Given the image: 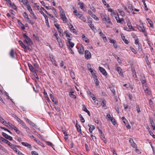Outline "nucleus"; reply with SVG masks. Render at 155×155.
<instances>
[{
    "label": "nucleus",
    "instance_id": "obj_1",
    "mask_svg": "<svg viewBox=\"0 0 155 155\" xmlns=\"http://www.w3.org/2000/svg\"><path fill=\"white\" fill-rule=\"evenodd\" d=\"M23 15L26 19V21L28 22L29 24L33 25L34 24V22L32 20H30L28 17V15L26 12H24L23 14Z\"/></svg>",
    "mask_w": 155,
    "mask_h": 155
},
{
    "label": "nucleus",
    "instance_id": "obj_2",
    "mask_svg": "<svg viewBox=\"0 0 155 155\" xmlns=\"http://www.w3.org/2000/svg\"><path fill=\"white\" fill-rule=\"evenodd\" d=\"M84 56L85 58L87 60L90 59L91 58V54L88 50H86L85 51Z\"/></svg>",
    "mask_w": 155,
    "mask_h": 155
},
{
    "label": "nucleus",
    "instance_id": "obj_3",
    "mask_svg": "<svg viewBox=\"0 0 155 155\" xmlns=\"http://www.w3.org/2000/svg\"><path fill=\"white\" fill-rule=\"evenodd\" d=\"M115 17L117 21V23H120L121 24H123V21H124V20L123 18H120L119 15L118 14H116L115 15Z\"/></svg>",
    "mask_w": 155,
    "mask_h": 155
},
{
    "label": "nucleus",
    "instance_id": "obj_4",
    "mask_svg": "<svg viewBox=\"0 0 155 155\" xmlns=\"http://www.w3.org/2000/svg\"><path fill=\"white\" fill-rule=\"evenodd\" d=\"M68 41L66 42L67 46L68 47V48H72L74 47V44L71 41V39L68 38Z\"/></svg>",
    "mask_w": 155,
    "mask_h": 155
},
{
    "label": "nucleus",
    "instance_id": "obj_5",
    "mask_svg": "<svg viewBox=\"0 0 155 155\" xmlns=\"http://www.w3.org/2000/svg\"><path fill=\"white\" fill-rule=\"evenodd\" d=\"M140 81H141L142 84L143 86L146 84V81L144 75L141 74L140 75Z\"/></svg>",
    "mask_w": 155,
    "mask_h": 155
},
{
    "label": "nucleus",
    "instance_id": "obj_6",
    "mask_svg": "<svg viewBox=\"0 0 155 155\" xmlns=\"http://www.w3.org/2000/svg\"><path fill=\"white\" fill-rule=\"evenodd\" d=\"M99 134L101 139L103 140L105 143L107 142V140L104 137V135L103 133L101 131H99Z\"/></svg>",
    "mask_w": 155,
    "mask_h": 155
},
{
    "label": "nucleus",
    "instance_id": "obj_7",
    "mask_svg": "<svg viewBox=\"0 0 155 155\" xmlns=\"http://www.w3.org/2000/svg\"><path fill=\"white\" fill-rule=\"evenodd\" d=\"M40 13L45 18V23L47 25L48 27H49L50 26L49 25L48 19L47 16L42 11Z\"/></svg>",
    "mask_w": 155,
    "mask_h": 155
},
{
    "label": "nucleus",
    "instance_id": "obj_8",
    "mask_svg": "<svg viewBox=\"0 0 155 155\" xmlns=\"http://www.w3.org/2000/svg\"><path fill=\"white\" fill-rule=\"evenodd\" d=\"M2 135L5 138L8 139L10 140H13L11 136H9L5 133L2 132Z\"/></svg>",
    "mask_w": 155,
    "mask_h": 155
},
{
    "label": "nucleus",
    "instance_id": "obj_9",
    "mask_svg": "<svg viewBox=\"0 0 155 155\" xmlns=\"http://www.w3.org/2000/svg\"><path fill=\"white\" fill-rule=\"evenodd\" d=\"M137 27L139 30L142 32H144L145 31V28H144L143 25H142L141 26L137 25Z\"/></svg>",
    "mask_w": 155,
    "mask_h": 155
},
{
    "label": "nucleus",
    "instance_id": "obj_10",
    "mask_svg": "<svg viewBox=\"0 0 155 155\" xmlns=\"http://www.w3.org/2000/svg\"><path fill=\"white\" fill-rule=\"evenodd\" d=\"M23 37L25 38L26 40L30 44H32V42L31 40V39L26 34H24L23 35Z\"/></svg>",
    "mask_w": 155,
    "mask_h": 155
},
{
    "label": "nucleus",
    "instance_id": "obj_11",
    "mask_svg": "<svg viewBox=\"0 0 155 155\" xmlns=\"http://www.w3.org/2000/svg\"><path fill=\"white\" fill-rule=\"evenodd\" d=\"M99 69L100 70L101 72L104 76H106L107 73L105 70L103 68L101 67H99Z\"/></svg>",
    "mask_w": 155,
    "mask_h": 155
},
{
    "label": "nucleus",
    "instance_id": "obj_12",
    "mask_svg": "<svg viewBox=\"0 0 155 155\" xmlns=\"http://www.w3.org/2000/svg\"><path fill=\"white\" fill-rule=\"evenodd\" d=\"M100 16L101 17V18L102 20L104 21H105L106 20V18L108 17V15H107L106 14H104L103 13H101L100 14Z\"/></svg>",
    "mask_w": 155,
    "mask_h": 155
},
{
    "label": "nucleus",
    "instance_id": "obj_13",
    "mask_svg": "<svg viewBox=\"0 0 155 155\" xmlns=\"http://www.w3.org/2000/svg\"><path fill=\"white\" fill-rule=\"evenodd\" d=\"M129 142L131 145L134 148H137V145L136 143L134 142L133 140L131 138H130Z\"/></svg>",
    "mask_w": 155,
    "mask_h": 155
},
{
    "label": "nucleus",
    "instance_id": "obj_14",
    "mask_svg": "<svg viewBox=\"0 0 155 155\" xmlns=\"http://www.w3.org/2000/svg\"><path fill=\"white\" fill-rule=\"evenodd\" d=\"M78 51L80 54H83L84 49L83 46H82L78 48Z\"/></svg>",
    "mask_w": 155,
    "mask_h": 155
},
{
    "label": "nucleus",
    "instance_id": "obj_15",
    "mask_svg": "<svg viewBox=\"0 0 155 155\" xmlns=\"http://www.w3.org/2000/svg\"><path fill=\"white\" fill-rule=\"evenodd\" d=\"M21 47L24 49H27V46H26L23 43L22 41L21 40H19L18 41Z\"/></svg>",
    "mask_w": 155,
    "mask_h": 155
},
{
    "label": "nucleus",
    "instance_id": "obj_16",
    "mask_svg": "<svg viewBox=\"0 0 155 155\" xmlns=\"http://www.w3.org/2000/svg\"><path fill=\"white\" fill-rule=\"evenodd\" d=\"M93 70H94L92 68H90L89 69V71L91 72L94 78H97V76L96 75L95 73L93 71Z\"/></svg>",
    "mask_w": 155,
    "mask_h": 155
},
{
    "label": "nucleus",
    "instance_id": "obj_17",
    "mask_svg": "<svg viewBox=\"0 0 155 155\" xmlns=\"http://www.w3.org/2000/svg\"><path fill=\"white\" fill-rule=\"evenodd\" d=\"M147 20L148 23L149 24L150 27L152 28H154L153 24L151 20L149 18H147Z\"/></svg>",
    "mask_w": 155,
    "mask_h": 155
},
{
    "label": "nucleus",
    "instance_id": "obj_18",
    "mask_svg": "<svg viewBox=\"0 0 155 155\" xmlns=\"http://www.w3.org/2000/svg\"><path fill=\"white\" fill-rule=\"evenodd\" d=\"M50 60H51V61L52 62V64H53V65H54V66H57V64L56 63V62L55 60L53 58V57L52 56H50Z\"/></svg>",
    "mask_w": 155,
    "mask_h": 155
},
{
    "label": "nucleus",
    "instance_id": "obj_19",
    "mask_svg": "<svg viewBox=\"0 0 155 155\" xmlns=\"http://www.w3.org/2000/svg\"><path fill=\"white\" fill-rule=\"evenodd\" d=\"M10 147L12 149H13L14 151H15L16 153L18 152V150L17 149L16 146L13 144H12L10 146Z\"/></svg>",
    "mask_w": 155,
    "mask_h": 155
},
{
    "label": "nucleus",
    "instance_id": "obj_20",
    "mask_svg": "<svg viewBox=\"0 0 155 155\" xmlns=\"http://www.w3.org/2000/svg\"><path fill=\"white\" fill-rule=\"evenodd\" d=\"M21 144L25 146V147H26L29 149L31 148V145L30 144H29L28 143H25L24 142H22L21 143Z\"/></svg>",
    "mask_w": 155,
    "mask_h": 155
},
{
    "label": "nucleus",
    "instance_id": "obj_21",
    "mask_svg": "<svg viewBox=\"0 0 155 155\" xmlns=\"http://www.w3.org/2000/svg\"><path fill=\"white\" fill-rule=\"evenodd\" d=\"M122 39H123L124 43L126 44H128L129 43L128 41L125 39V37L123 34H122L121 35Z\"/></svg>",
    "mask_w": 155,
    "mask_h": 155
},
{
    "label": "nucleus",
    "instance_id": "obj_22",
    "mask_svg": "<svg viewBox=\"0 0 155 155\" xmlns=\"http://www.w3.org/2000/svg\"><path fill=\"white\" fill-rule=\"evenodd\" d=\"M134 35V38L135 40V44H136V45H139V44L140 43H139V40L138 38L137 37V35Z\"/></svg>",
    "mask_w": 155,
    "mask_h": 155
},
{
    "label": "nucleus",
    "instance_id": "obj_23",
    "mask_svg": "<svg viewBox=\"0 0 155 155\" xmlns=\"http://www.w3.org/2000/svg\"><path fill=\"white\" fill-rule=\"evenodd\" d=\"M82 38L84 41L86 42L89 43V41L88 39L85 37L84 35L83 34L82 35Z\"/></svg>",
    "mask_w": 155,
    "mask_h": 155
},
{
    "label": "nucleus",
    "instance_id": "obj_24",
    "mask_svg": "<svg viewBox=\"0 0 155 155\" xmlns=\"http://www.w3.org/2000/svg\"><path fill=\"white\" fill-rule=\"evenodd\" d=\"M23 42H24V43L25 45L27 44V45H28V46H27L28 49V50H31V49L30 48V44H28V41L26 40L25 39V40H24V41H23Z\"/></svg>",
    "mask_w": 155,
    "mask_h": 155
},
{
    "label": "nucleus",
    "instance_id": "obj_25",
    "mask_svg": "<svg viewBox=\"0 0 155 155\" xmlns=\"http://www.w3.org/2000/svg\"><path fill=\"white\" fill-rule=\"evenodd\" d=\"M57 40L58 41V43L59 46L61 48H62L63 46V44L60 38H59L58 39H57Z\"/></svg>",
    "mask_w": 155,
    "mask_h": 155
},
{
    "label": "nucleus",
    "instance_id": "obj_26",
    "mask_svg": "<svg viewBox=\"0 0 155 155\" xmlns=\"http://www.w3.org/2000/svg\"><path fill=\"white\" fill-rule=\"evenodd\" d=\"M76 127L77 128L78 131V132H80V133H81V130L80 125L77 123L76 124Z\"/></svg>",
    "mask_w": 155,
    "mask_h": 155
},
{
    "label": "nucleus",
    "instance_id": "obj_27",
    "mask_svg": "<svg viewBox=\"0 0 155 155\" xmlns=\"http://www.w3.org/2000/svg\"><path fill=\"white\" fill-rule=\"evenodd\" d=\"M64 34L68 38H70L72 35L71 33L68 32L67 31H64Z\"/></svg>",
    "mask_w": 155,
    "mask_h": 155
},
{
    "label": "nucleus",
    "instance_id": "obj_28",
    "mask_svg": "<svg viewBox=\"0 0 155 155\" xmlns=\"http://www.w3.org/2000/svg\"><path fill=\"white\" fill-rule=\"evenodd\" d=\"M113 117H111L110 114L108 113L107 114L106 116V118L107 120L110 121V120H111L112 119V118H113Z\"/></svg>",
    "mask_w": 155,
    "mask_h": 155
},
{
    "label": "nucleus",
    "instance_id": "obj_29",
    "mask_svg": "<svg viewBox=\"0 0 155 155\" xmlns=\"http://www.w3.org/2000/svg\"><path fill=\"white\" fill-rule=\"evenodd\" d=\"M89 126L90 127V128L89 129V131L90 133L92 132V131L94 129L95 127L94 126L92 125H89Z\"/></svg>",
    "mask_w": 155,
    "mask_h": 155
},
{
    "label": "nucleus",
    "instance_id": "obj_30",
    "mask_svg": "<svg viewBox=\"0 0 155 155\" xmlns=\"http://www.w3.org/2000/svg\"><path fill=\"white\" fill-rule=\"evenodd\" d=\"M10 55L11 57L12 58H14V50L13 49H12L10 53Z\"/></svg>",
    "mask_w": 155,
    "mask_h": 155
},
{
    "label": "nucleus",
    "instance_id": "obj_31",
    "mask_svg": "<svg viewBox=\"0 0 155 155\" xmlns=\"http://www.w3.org/2000/svg\"><path fill=\"white\" fill-rule=\"evenodd\" d=\"M61 17L64 22L66 23L67 22V19L65 15L62 16Z\"/></svg>",
    "mask_w": 155,
    "mask_h": 155
},
{
    "label": "nucleus",
    "instance_id": "obj_32",
    "mask_svg": "<svg viewBox=\"0 0 155 155\" xmlns=\"http://www.w3.org/2000/svg\"><path fill=\"white\" fill-rule=\"evenodd\" d=\"M53 34V36L55 37L56 40L60 38L58 36L57 31L54 32Z\"/></svg>",
    "mask_w": 155,
    "mask_h": 155
},
{
    "label": "nucleus",
    "instance_id": "obj_33",
    "mask_svg": "<svg viewBox=\"0 0 155 155\" xmlns=\"http://www.w3.org/2000/svg\"><path fill=\"white\" fill-rule=\"evenodd\" d=\"M117 70L120 75H123L122 69L120 67H118L117 68Z\"/></svg>",
    "mask_w": 155,
    "mask_h": 155
},
{
    "label": "nucleus",
    "instance_id": "obj_34",
    "mask_svg": "<svg viewBox=\"0 0 155 155\" xmlns=\"http://www.w3.org/2000/svg\"><path fill=\"white\" fill-rule=\"evenodd\" d=\"M106 21L107 23L109 24L110 25H112V23L111 21L110 20L109 16L107 17V18H106Z\"/></svg>",
    "mask_w": 155,
    "mask_h": 155
},
{
    "label": "nucleus",
    "instance_id": "obj_35",
    "mask_svg": "<svg viewBox=\"0 0 155 155\" xmlns=\"http://www.w3.org/2000/svg\"><path fill=\"white\" fill-rule=\"evenodd\" d=\"M29 12L31 14V15H32V16L35 19H37V17L35 15L32 10H31Z\"/></svg>",
    "mask_w": 155,
    "mask_h": 155
},
{
    "label": "nucleus",
    "instance_id": "obj_36",
    "mask_svg": "<svg viewBox=\"0 0 155 155\" xmlns=\"http://www.w3.org/2000/svg\"><path fill=\"white\" fill-rule=\"evenodd\" d=\"M28 66L30 71L33 72H34L35 71L34 70V68L30 64H28Z\"/></svg>",
    "mask_w": 155,
    "mask_h": 155
},
{
    "label": "nucleus",
    "instance_id": "obj_37",
    "mask_svg": "<svg viewBox=\"0 0 155 155\" xmlns=\"http://www.w3.org/2000/svg\"><path fill=\"white\" fill-rule=\"evenodd\" d=\"M106 101L104 100H103L101 103V105L102 107L105 109H106V108L105 107H106Z\"/></svg>",
    "mask_w": 155,
    "mask_h": 155
},
{
    "label": "nucleus",
    "instance_id": "obj_38",
    "mask_svg": "<svg viewBox=\"0 0 155 155\" xmlns=\"http://www.w3.org/2000/svg\"><path fill=\"white\" fill-rule=\"evenodd\" d=\"M96 86H98L99 84V81L97 78V77L95 78H94Z\"/></svg>",
    "mask_w": 155,
    "mask_h": 155
},
{
    "label": "nucleus",
    "instance_id": "obj_39",
    "mask_svg": "<svg viewBox=\"0 0 155 155\" xmlns=\"http://www.w3.org/2000/svg\"><path fill=\"white\" fill-rule=\"evenodd\" d=\"M7 124H8L9 127H11L14 130L16 128V127H15L11 123L8 122Z\"/></svg>",
    "mask_w": 155,
    "mask_h": 155
},
{
    "label": "nucleus",
    "instance_id": "obj_40",
    "mask_svg": "<svg viewBox=\"0 0 155 155\" xmlns=\"http://www.w3.org/2000/svg\"><path fill=\"white\" fill-rule=\"evenodd\" d=\"M142 2L143 3V4L144 5V8L145 9L146 11H147L148 10V9L147 8V5H146V4L145 2V0H142Z\"/></svg>",
    "mask_w": 155,
    "mask_h": 155
},
{
    "label": "nucleus",
    "instance_id": "obj_41",
    "mask_svg": "<svg viewBox=\"0 0 155 155\" xmlns=\"http://www.w3.org/2000/svg\"><path fill=\"white\" fill-rule=\"evenodd\" d=\"M10 7L12 8L13 9L15 10H16L17 9V7H16L14 3H12L11 5H10Z\"/></svg>",
    "mask_w": 155,
    "mask_h": 155
},
{
    "label": "nucleus",
    "instance_id": "obj_42",
    "mask_svg": "<svg viewBox=\"0 0 155 155\" xmlns=\"http://www.w3.org/2000/svg\"><path fill=\"white\" fill-rule=\"evenodd\" d=\"M91 28L92 30L93 31H94L95 30H96V28L94 27V25L93 24H91L89 25Z\"/></svg>",
    "mask_w": 155,
    "mask_h": 155
},
{
    "label": "nucleus",
    "instance_id": "obj_43",
    "mask_svg": "<svg viewBox=\"0 0 155 155\" xmlns=\"http://www.w3.org/2000/svg\"><path fill=\"white\" fill-rule=\"evenodd\" d=\"M122 119L124 124L126 125L127 123H128L126 119L124 117H122Z\"/></svg>",
    "mask_w": 155,
    "mask_h": 155
},
{
    "label": "nucleus",
    "instance_id": "obj_44",
    "mask_svg": "<svg viewBox=\"0 0 155 155\" xmlns=\"http://www.w3.org/2000/svg\"><path fill=\"white\" fill-rule=\"evenodd\" d=\"M74 92H71L70 94H69L70 96L72 98H76V96L73 94Z\"/></svg>",
    "mask_w": 155,
    "mask_h": 155
},
{
    "label": "nucleus",
    "instance_id": "obj_45",
    "mask_svg": "<svg viewBox=\"0 0 155 155\" xmlns=\"http://www.w3.org/2000/svg\"><path fill=\"white\" fill-rule=\"evenodd\" d=\"M79 117L81 118V121L82 123L84 122L85 120L81 114H79Z\"/></svg>",
    "mask_w": 155,
    "mask_h": 155
},
{
    "label": "nucleus",
    "instance_id": "obj_46",
    "mask_svg": "<svg viewBox=\"0 0 155 155\" xmlns=\"http://www.w3.org/2000/svg\"><path fill=\"white\" fill-rule=\"evenodd\" d=\"M102 2L105 6H106L107 7H109L110 6L109 4H107L105 0H102Z\"/></svg>",
    "mask_w": 155,
    "mask_h": 155
},
{
    "label": "nucleus",
    "instance_id": "obj_47",
    "mask_svg": "<svg viewBox=\"0 0 155 155\" xmlns=\"http://www.w3.org/2000/svg\"><path fill=\"white\" fill-rule=\"evenodd\" d=\"M127 26L129 27V29H132L133 31H135L134 29V28L132 26L131 23L129 24H127Z\"/></svg>",
    "mask_w": 155,
    "mask_h": 155
},
{
    "label": "nucleus",
    "instance_id": "obj_48",
    "mask_svg": "<svg viewBox=\"0 0 155 155\" xmlns=\"http://www.w3.org/2000/svg\"><path fill=\"white\" fill-rule=\"evenodd\" d=\"M32 137L38 143V144H40V143H41L40 141L38 139H36L35 137L34 136L32 135Z\"/></svg>",
    "mask_w": 155,
    "mask_h": 155
},
{
    "label": "nucleus",
    "instance_id": "obj_49",
    "mask_svg": "<svg viewBox=\"0 0 155 155\" xmlns=\"http://www.w3.org/2000/svg\"><path fill=\"white\" fill-rule=\"evenodd\" d=\"M12 116L13 117H15L16 119V120L18 122L19 121V120H20V119L19 117H18L16 115L14 114H12Z\"/></svg>",
    "mask_w": 155,
    "mask_h": 155
},
{
    "label": "nucleus",
    "instance_id": "obj_50",
    "mask_svg": "<svg viewBox=\"0 0 155 155\" xmlns=\"http://www.w3.org/2000/svg\"><path fill=\"white\" fill-rule=\"evenodd\" d=\"M128 8L131 10H133L134 9V7L131 4H129L128 5Z\"/></svg>",
    "mask_w": 155,
    "mask_h": 155
},
{
    "label": "nucleus",
    "instance_id": "obj_51",
    "mask_svg": "<svg viewBox=\"0 0 155 155\" xmlns=\"http://www.w3.org/2000/svg\"><path fill=\"white\" fill-rule=\"evenodd\" d=\"M46 142L47 143V144L48 146H50L52 147L54 150H55L54 148L53 147V144L51 143L49 141H47V142Z\"/></svg>",
    "mask_w": 155,
    "mask_h": 155
},
{
    "label": "nucleus",
    "instance_id": "obj_52",
    "mask_svg": "<svg viewBox=\"0 0 155 155\" xmlns=\"http://www.w3.org/2000/svg\"><path fill=\"white\" fill-rule=\"evenodd\" d=\"M19 25L23 30H24L25 29V28L24 27L23 24L21 22H19Z\"/></svg>",
    "mask_w": 155,
    "mask_h": 155
},
{
    "label": "nucleus",
    "instance_id": "obj_53",
    "mask_svg": "<svg viewBox=\"0 0 155 155\" xmlns=\"http://www.w3.org/2000/svg\"><path fill=\"white\" fill-rule=\"evenodd\" d=\"M70 30L71 32H73L74 33H76L77 32L76 31V30L74 28V27H72V28H71L70 29Z\"/></svg>",
    "mask_w": 155,
    "mask_h": 155
},
{
    "label": "nucleus",
    "instance_id": "obj_54",
    "mask_svg": "<svg viewBox=\"0 0 155 155\" xmlns=\"http://www.w3.org/2000/svg\"><path fill=\"white\" fill-rule=\"evenodd\" d=\"M91 17L96 21H98L99 20V18L94 14Z\"/></svg>",
    "mask_w": 155,
    "mask_h": 155
},
{
    "label": "nucleus",
    "instance_id": "obj_55",
    "mask_svg": "<svg viewBox=\"0 0 155 155\" xmlns=\"http://www.w3.org/2000/svg\"><path fill=\"white\" fill-rule=\"evenodd\" d=\"M132 71L133 72V77H134V78H137V75L136 74V72H135V71H134L133 70H132Z\"/></svg>",
    "mask_w": 155,
    "mask_h": 155
},
{
    "label": "nucleus",
    "instance_id": "obj_56",
    "mask_svg": "<svg viewBox=\"0 0 155 155\" xmlns=\"http://www.w3.org/2000/svg\"><path fill=\"white\" fill-rule=\"evenodd\" d=\"M4 143L8 145L9 146V147H10V145H11L12 144L11 143H10L8 140H7L6 139L4 142Z\"/></svg>",
    "mask_w": 155,
    "mask_h": 155
},
{
    "label": "nucleus",
    "instance_id": "obj_57",
    "mask_svg": "<svg viewBox=\"0 0 155 155\" xmlns=\"http://www.w3.org/2000/svg\"><path fill=\"white\" fill-rule=\"evenodd\" d=\"M0 121L3 124H5V123H6V122L4 120L1 116H0Z\"/></svg>",
    "mask_w": 155,
    "mask_h": 155
},
{
    "label": "nucleus",
    "instance_id": "obj_58",
    "mask_svg": "<svg viewBox=\"0 0 155 155\" xmlns=\"http://www.w3.org/2000/svg\"><path fill=\"white\" fill-rule=\"evenodd\" d=\"M78 5H80V8L81 9H83L84 7L83 3L82 2H80L78 3Z\"/></svg>",
    "mask_w": 155,
    "mask_h": 155
},
{
    "label": "nucleus",
    "instance_id": "obj_59",
    "mask_svg": "<svg viewBox=\"0 0 155 155\" xmlns=\"http://www.w3.org/2000/svg\"><path fill=\"white\" fill-rule=\"evenodd\" d=\"M52 101L56 105L58 104V101H56V99L55 98H53V99H51Z\"/></svg>",
    "mask_w": 155,
    "mask_h": 155
},
{
    "label": "nucleus",
    "instance_id": "obj_60",
    "mask_svg": "<svg viewBox=\"0 0 155 155\" xmlns=\"http://www.w3.org/2000/svg\"><path fill=\"white\" fill-rule=\"evenodd\" d=\"M71 75L72 78L73 79H75L74 77V72L73 71H71L70 73Z\"/></svg>",
    "mask_w": 155,
    "mask_h": 155
},
{
    "label": "nucleus",
    "instance_id": "obj_61",
    "mask_svg": "<svg viewBox=\"0 0 155 155\" xmlns=\"http://www.w3.org/2000/svg\"><path fill=\"white\" fill-rule=\"evenodd\" d=\"M110 121L112 122V124L115 125L116 124V122L115 119H114V117L112 118V119Z\"/></svg>",
    "mask_w": 155,
    "mask_h": 155
},
{
    "label": "nucleus",
    "instance_id": "obj_62",
    "mask_svg": "<svg viewBox=\"0 0 155 155\" xmlns=\"http://www.w3.org/2000/svg\"><path fill=\"white\" fill-rule=\"evenodd\" d=\"M22 127L26 129V131H28V130H29V129L27 127V126L25 124H24L22 125Z\"/></svg>",
    "mask_w": 155,
    "mask_h": 155
},
{
    "label": "nucleus",
    "instance_id": "obj_63",
    "mask_svg": "<svg viewBox=\"0 0 155 155\" xmlns=\"http://www.w3.org/2000/svg\"><path fill=\"white\" fill-rule=\"evenodd\" d=\"M136 109H137V110L138 113H139L141 111H140V108L139 106L138 105H137V106L136 107Z\"/></svg>",
    "mask_w": 155,
    "mask_h": 155
},
{
    "label": "nucleus",
    "instance_id": "obj_64",
    "mask_svg": "<svg viewBox=\"0 0 155 155\" xmlns=\"http://www.w3.org/2000/svg\"><path fill=\"white\" fill-rule=\"evenodd\" d=\"M58 32L60 33V35L61 36L63 32L62 29L61 28L58 30Z\"/></svg>",
    "mask_w": 155,
    "mask_h": 155
}]
</instances>
